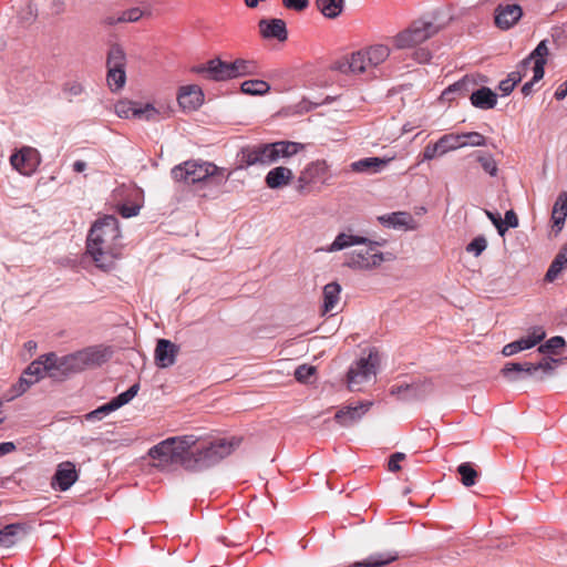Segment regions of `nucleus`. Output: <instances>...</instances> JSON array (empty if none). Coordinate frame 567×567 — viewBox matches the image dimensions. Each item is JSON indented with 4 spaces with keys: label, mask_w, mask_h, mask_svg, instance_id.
<instances>
[{
    "label": "nucleus",
    "mask_w": 567,
    "mask_h": 567,
    "mask_svg": "<svg viewBox=\"0 0 567 567\" xmlns=\"http://www.w3.org/2000/svg\"><path fill=\"white\" fill-rule=\"evenodd\" d=\"M121 231L118 220L112 215L97 219L90 229L86 240V251L96 267L104 271L114 268L121 256Z\"/></svg>",
    "instance_id": "f257e3e1"
},
{
    "label": "nucleus",
    "mask_w": 567,
    "mask_h": 567,
    "mask_svg": "<svg viewBox=\"0 0 567 567\" xmlns=\"http://www.w3.org/2000/svg\"><path fill=\"white\" fill-rule=\"evenodd\" d=\"M240 439L199 437L194 434L185 435L186 460L184 467L190 471L207 468L225 458L239 446Z\"/></svg>",
    "instance_id": "f03ea898"
},
{
    "label": "nucleus",
    "mask_w": 567,
    "mask_h": 567,
    "mask_svg": "<svg viewBox=\"0 0 567 567\" xmlns=\"http://www.w3.org/2000/svg\"><path fill=\"white\" fill-rule=\"evenodd\" d=\"M110 357L111 351L104 347H89L63 357L51 352L45 354L47 374L53 379H63L72 373L99 367Z\"/></svg>",
    "instance_id": "7ed1b4c3"
},
{
    "label": "nucleus",
    "mask_w": 567,
    "mask_h": 567,
    "mask_svg": "<svg viewBox=\"0 0 567 567\" xmlns=\"http://www.w3.org/2000/svg\"><path fill=\"white\" fill-rule=\"evenodd\" d=\"M303 148L302 144L290 141L246 146L240 151V163L245 166L270 165L279 158L291 157Z\"/></svg>",
    "instance_id": "20e7f679"
},
{
    "label": "nucleus",
    "mask_w": 567,
    "mask_h": 567,
    "mask_svg": "<svg viewBox=\"0 0 567 567\" xmlns=\"http://www.w3.org/2000/svg\"><path fill=\"white\" fill-rule=\"evenodd\" d=\"M390 55V48L384 44H374L352 53L338 62L337 69L343 73H368L382 64Z\"/></svg>",
    "instance_id": "39448f33"
},
{
    "label": "nucleus",
    "mask_w": 567,
    "mask_h": 567,
    "mask_svg": "<svg viewBox=\"0 0 567 567\" xmlns=\"http://www.w3.org/2000/svg\"><path fill=\"white\" fill-rule=\"evenodd\" d=\"M442 29L433 21L419 19L392 38L396 49H409L419 45L435 35Z\"/></svg>",
    "instance_id": "423d86ee"
},
{
    "label": "nucleus",
    "mask_w": 567,
    "mask_h": 567,
    "mask_svg": "<svg viewBox=\"0 0 567 567\" xmlns=\"http://www.w3.org/2000/svg\"><path fill=\"white\" fill-rule=\"evenodd\" d=\"M224 168H219L213 163L187 161L172 169V176L177 182L195 184L210 176L223 174Z\"/></svg>",
    "instance_id": "0eeeda50"
},
{
    "label": "nucleus",
    "mask_w": 567,
    "mask_h": 567,
    "mask_svg": "<svg viewBox=\"0 0 567 567\" xmlns=\"http://www.w3.org/2000/svg\"><path fill=\"white\" fill-rule=\"evenodd\" d=\"M185 435L169 437L153 446L148 455L153 460H157L158 465H167L178 463L184 467V460H186V445L184 444Z\"/></svg>",
    "instance_id": "6e6552de"
},
{
    "label": "nucleus",
    "mask_w": 567,
    "mask_h": 567,
    "mask_svg": "<svg viewBox=\"0 0 567 567\" xmlns=\"http://www.w3.org/2000/svg\"><path fill=\"white\" fill-rule=\"evenodd\" d=\"M549 53L547 41L543 40L538 43L535 50L520 62V68L524 70H528L533 64V79L529 82H526L522 87V93L527 96L533 91V85L535 82H538L544 78L545 65L547 62V55Z\"/></svg>",
    "instance_id": "1a4fd4ad"
},
{
    "label": "nucleus",
    "mask_w": 567,
    "mask_h": 567,
    "mask_svg": "<svg viewBox=\"0 0 567 567\" xmlns=\"http://www.w3.org/2000/svg\"><path fill=\"white\" fill-rule=\"evenodd\" d=\"M380 359L377 351H371L367 358H360L348 372V386L351 391L359 390L360 385L371 380L377 373Z\"/></svg>",
    "instance_id": "9d476101"
},
{
    "label": "nucleus",
    "mask_w": 567,
    "mask_h": 567,
    "mask_svg": "<svg viewBox=\"0 0 567 567\" xmlns=\"http://www.w3.org/2000/svg\"><path fill=\"white\" fill-rule=\"evenodd\" d=\"M363 245L364 248L355 249L347 256L344 266L352 269H372L382 264L383 254L377 250L380 244L368 239Z\"/></svg>",
    "instance_id": "9b49d317"
},
{
    "label": "nucleus",
    "mask_w": 567,
    "mask_h": 567,
    "mask_svg": "<svg viewBox=\"0 0 567 567\" xmlns=\"http://www.w3.org/2000/svg\"><path fill=\"white\" fill-rule=\"evenodd\" d=\"M560 362V360L546 358L539 363H514L509 362L504 365L502 369V374L511 381L517 380L512 377L513 372H524L528 375L535 374L537 371H542L544 375L539 377V380H544L546 375H551L556 365Z\"/></svg>",
    "instance_id": "f8f14e48"
},
{
    "label": "nucleus",
    "mask_w": 567,
    "mask_h": 567,
    "mask_svg": "<svg viewBox=\"0 0 567 567\" xmlns=\"http://www.w3.org/2000/svg\"><path fill=\"white\" fill-rule=\"evenodd\" d=\"M329 166L324 159H317L306 165L297 179L296 189L300 194H308L312 185L322 182Z\"/></svg>",
    "instance_id": "ddd939ff"
},
{
    "label": "nucleus",
    "mask_w": 567,
    "mask_h": 567,
    "mask_svg": "<svg viewBox=\"0 0 567 567\" xmlns=\"http://www.w3.org/2000/svg\"><path fill=\"white\" fill-rule=\"evenodd\" d=\"M40 163L41 155L39 151L31 146H23L10 156L11 166L25 176L32 175Z\"/></svg>",
    "instance_id": "4468645a"
},
{
    "label": "nucleus",
    "mask_w": 567,
    "mask_h": 567,
    "mask_svg": "<svg viewBox=\"0 0 567 567\" xmlns=\"http://www.w3.org/2000/svg\"><path fill=\"white\" fill-rule=\"evenodd\" d=\"M78 478L79 472L76 471L74 463L65 461L58 465L52 478V486L61 492H65L78 481Z\"/></svg>",
    "instance_id": "2eb2a0df"
},
{
    "label": "nucleus",
    "mask_w": 567,
    "mask_h": 567,
    "mask_svg": "<svg viewBox=\"0 0 567 567\" xmlns=\"http://www.w3.org/2000/svg\"><path fill=\"white\" fill-rule=\"evenodd\" d=\"M44 374H47L45 354L31 362L23 371L19 381V393L25 392L30 385L38 382Z\"/></svg>",
    "instance_id": "dca6fc26"
},
{
    "label": "nucleus",
    "mask_w": 567,
    "mask_h": 567,
    "mask_svg": "<svg viewBox=\"0 0 567 567\" xmlns=\"http://www.w3.org/2000/svg\"><path fill=\"white\" fill-rule=\"evenodd\" d=\"M372 402L365 401L352 406L347 405L337 411L334 420L341 426H350L360 421L362 416L370 410Z\"/></svg>",
    "instance_id": "f3484780"
},
{
    "label": "nucleus",
    "mask_w": 567,
    "mask_h": 567,
    "mask_svg": "<svg viewBox=\"0 0 567 567\" xmlns=\"http://www.w3.org/2000/svg\"><path fill=\"white\" fill-rule=\"evenodd\" d=\"M545 336L546 333L543 328H534L528 336L506 344L503 348L502 353L505 357H511L519 351L530 349L538 344L545 338Z\"/></svg>",
    "instance_id": "a211bd4d"
},
{
    "label": "nucleus",
    "mask_w": 567,
    "mask_h": 567,
    "mask_svg": "<svg viewBox=\"0 0 567 567\" xmlns=\"http://www.w3.org/2000/svg\"><path fill=\"white\" fill-rule=\"evenodd\" d=\"M523 16V10L518 4H498L495 9V24L507 30L518 22Z\"/></svg>",
    "instance_id": "6ab92c4d"
},
{
    "label": "nucleus",
    "mask_w": 567,
    "mask_h": 567,
    "mask_svg": "<svg viewBox=\"0 0 567 567\" xmlns=\"http://www.w3.org/2000/svg\"><path fill=\"white\" fill-rule=\"evenodd\" d=\"M177 101L183 110L195 111L203 104L204 93L196 84L182 86L179 89Z\"/></svg>",
    "instance_id": "aec40b11"
},
{
    "label": "nucleus",
    "mask_w": 567,
    "mask_h": 567,
    "mask_svg": "<svg viewBox=\"0 0 567 567\" xmlns=\"http://www.w3.org/2000/svg\"><path fill=\"white\" fill-rule=\"evenodd\" d=\"M258 27L265 39H276L279 42H285L288 38L286 22L282 19H261Z\"/></svg>",
    "instance_id": "412c9836"
},
{
    "label": "nucleus",
    "mask_w": 567,
    "mask_h": 567,
    "mask_svg": "<svg viewBox=\"0 0 567 567\" xmlns=\"http://www.w3.org/2000/svg\"><path fill=\"white\" fill-rule=\"evenodd\" d=\"M179 348L169 340L159 339L155 348V362L159 368H168L176 361Z\"/></svg>",
    "instance_id": "4be33fe9"
},
{
    "label": "nucleus",
    "mask_w": 567,
    "mask_h": 567,
    "mask_svg": "<svg viewBox=\"0 0 567 567\" xmlns=\"http://www.w3.org/2000/svg\"><path fill=\"white\" fill-rule=\"evenodd\" d=\"M230 64L219 59L208 61L205 65L194 68L196 73H208L209 78L216 81L233 79Z\"/></svg>",
    "instance_id": "5701e85b"
},
{
    "label": "nucleus",
    "mask_w": 567,
    "mask_h": 567,
    "mask_svg": "<svg viewBox=\"0 0 567 567\" xmlns=\"http://www.w3.org/2000/svg\"><path fill=\"white\" fill-rule=\"evenodd\" d=\"M292 178L293 173L290 168L278 166L267 173L265 182L269 188L277 189L289 185Z\"/></svg>",
    "instance_id": "b1692460"
},
{
    "label": "nucleus",
    "mask_w": 567,
    "mask_h": 567,
    "mask_svg": "<svg viewBox=\"0 0 567 567\" xmlns=\"http://www.w3.org/2000/svg\"><path fill=\"white\" fill-rule=\"evenodd\" d=\"M470 100L473 106L481 110H489L495 107L497 95L489 87L482 86L471 93Z\"/></svg>",
    "instance_id": "393cba45"
},
{
    "label": "nucleus",
    "mask_w": 567,
    "mask_h": 567,
    "mask_svg": "<svg viewBox=\"0 0 567 567\" xmlns=\"http://www.w3.org/2000/svg\"><path fill=\"white\" fill-rule=\"evenodd\" d=\"M25 535V525L10 524L0 529V547L9 548Z\"/></svg>",
    "instance_id": "a878e982"
},
{
    "label": "nucleus",
    "mask_w": 567,
    "mask_h": 567,
    "mask_svg": "<svg viewBox=\"0 0 567 567\" xmlns=\"http://www.w3.org/2000/svg\"><path fill=\"white\" fill-rule=\"evenodd\" d=\"M390 161L391 158L365 157L353 162L350 166L351 169L357 173H378L382 171Z\"/></svg>",
    "instance_id": "bb28decb"
},
{
    "label": "nucleus",
    "mask_w": 567,
    "mask_h": 567,
    "mask_svg": "<svg viewBox=\"0 0 567 567\" xmlns=\"http://www.w3.org/2000/svg\"><path fill=\"white\" fill-rule=\"evenodd\" d=\"M341 286L338 282H329L323 287L322 315L332 312L340 300Z\"/></svg>",
    "instance_id": "cd10ccee"
},
{
    "label": "nucleus",
    "mask_w": 567,
    "mask_h": 567,
    "mask_svg": "<svg viewBox=\"0 0 567 567\" xmlns=\"http://www.w3.org/2000/svg\"><path fill=\"white\" fill-rule=\"evenodd\" d=\"M567 217V192H561L553 207L551 212V220L553 227L557 228V231H560L565 219Z\"/></svg>",
    "instance_id": "c85d7f7f"
},
{
    "label": "nucleus",
    "mask_w": 567,
    "mask_h": 567,
    "mask_svg": "<svg viewBox=\"0 0 567 567\" xmlns=\"http://www.w3.org/2000/svg\"><path fill=\"white\" fill-rule=\"evenodd\" d=\"M138 390H140V384L138 383L133 384L125 392L113 398L109 403L100 406V411H112L113 412V411L120 409L121 406H123V405L127 404L130 401H132L138 393Z\"/></svg>",
    "instance_id": "c756f323"
},
{
    "label": "nucleus",
    "mask_w": 567,
    "mask_h": 567,
    "mask_svg": "<svg viewBox=\"0 0 567 567\" xmlns=\"http://www.w3.org/2000/svg\"><path fill=\"white\" fill-rule=\"evenodd\" d=\"M368 238L362 236L348 235L344 233L339 234L333 243L326 249L328 252L339 251L351 247L353 245L367 244Z\"/></svg>",
    "instance_id": "7c9ffc66"
},
{
    "label": "nucleus",
    "mask_w": 567,
    "mask_h": 567,
    "mask_svg": "<svg viewBox=\"0 0 567 567\" xmlns=\"http://www.w3.org/2000/svg\"><path fill=\"white\" fill-rule=\"evenodd\" d=\"M565 268H567V243L553 260L546 272L545 279L547 281H554Z\"/></svg>",
    "instance_id": "2f4dec72"
},
{
    "label": "nucleus",
    "mask_w": 567,
    "mask_h": 567,
    "mask_svg": "<svg viewBox=\"0 0 567 567\" xmlns=\"http://www.w3.org/2000/svg\"><path fill=\"white\" fill-rule=\"evenodd\" d=\"M166 114L165 107H156L154 104L147 103L144 106L138 105L135 111V117L148 122H157Z\"/></svg>",
    "instance_id": "473e14b6"
},
{
    "label": "nucleus",
    "mask_w": 567,
    "mask_h": 567,
    "mask_svg": "<svg viewBox=\"0 0 567 567\" xmlns=\"http://www.w3.org/2000/svg\"><path fill=\"white\" fill-rule=\"evenodd\" d=\"M344 0H316L318 10L328 19L339 17L343 10Z\"/></svg>",
    "instance_id": "72a5a7b5"
},
{
    "label": "nucleus",
    "mask_w": 567,
    "mask_h": 567,
    "mask_svg": "<svg viewBox=\"0 0 567 567\" xmlns=\"http://www.w3.org/2000/svg\"><path fill=\"white\" fill-rule=\"evenodd\" d=\"M107 70L122 69L125 70L126 55L123 48L118 44H113L107 53L106 59Z\"/></svg>",
    "instance_id": "f704fd0d"
},
{
    "label": "nucleus",
    "mask_w": 567,
    "mask_h": 567,
    "mask_svg": "<svg viewBox=\"0 0 567 567\" xmlns=\"http://www.w3.org/2000/svg\"><path fill=\"white\" fill-rule=\"evenodd\" d=\"M457 473L461 476V482L465 487H471L476 484L478 472L470 462H464L457 466Z\"/></svg>",
    "instance_id": "c9c22d12"
},
{
    "label": "nucleus",
    "mask_w": 567,
    "mask_h": 567,
    "mask_svg": "<svg viewBox=\"0 0 567 567\" xmlns=\"http://www.w3.org/2000/svg\"><path fill=\"white\" fill-rule=\"evenodd\" d=\"M231 78L244 76L252 74L257 70V64L254 61L237 59L230 62Z\"/></svg>",
    "instance_id": "e433bc0d"
},
{
    "label": "nucleus",
    "mask_w": 567,
    "mask_h": 567,
    "mask_svg": "<svg viewBox=\"0 0 567 567\" xmlns=\"http://www.w3.org/2000/svg\"><path fill=\"white\" fill-rule=\"evenodd\" d=\"M464 136L463 134H445L443 135L439 142L440 147L442 148V153L446 154L450 151H455L457 148L464 147L463 143Z\"/></svg>",
    "instance_id": "4c0bfd02"
},
{
    "label": "nucleus",
    "mask_w": 567,
    "mask_h": 567,
    "mask_svg": "<svg viewBox=\"0 0 567 567\" xmlns=\"http://www.w3.org/2000/svg\"><path fill=\"white\" fill-rule=\"evenodd\" d=\"M142 17V11L138 8H133L121 12L118 16H109L104 19V22L109 25H113L118 22H135Z\"/></svg>",
    "instance_id": "58836bf2"
},
{
    "label": "nucleus",
    "mask_w": 567,
    "mask_h": 567,
    "mask_svg": "<svg viewBox=\"0 0 567 567\" xmlns=\"http://www.w3.org/2000/svg\"><path fill=\"white\" fill-rule=\"evenodd\" d=\"M270 90V85L262 80H247L241 84V91L249 95H262Z\"/></svg>",
    "instance_id": "ea45409f"
},
{
    "label": "nucleus",
    "mask_w": 567,
    "mask_h": 567,
    "mask_svg": "<svg viewBox=\"0 0 567 567\" xmlns=\"http://www.w3.org/2000/svg\"><path fill=\"white\" fill-rule=\"evenodd\" d=\"M473 82L464 78L461 81L455 82L454 84L450 85L446 90L443 91L442 97L445 100H452L454 99L452 95L456 92L460 93V95H466L470 92L468 86L472 85Z\"/></svg>",
    "instance_id": "a19ab883"
},
{
    "label": "nucleus",
    "mask_w": 567,
    "mask_h": 567,
    "mask_svg": "<svg viewBox=\"0 0 567 567\" xmlns=\"http://www.w3.org/2000/svg\"><path fill=\"white\" fill-rule=\"evenodd\" d=\"M566 346V341L563 337L556 336L547 340L544 344H540L538 351L540 353L558 354Z\"/></svg>",
    "instance_id": "79ce46f5"
},
{
    "label": "nucleus",
    "mask_w": 567,
    "mask_h": 567,
    "mask_svg": "<svg viewBox=\"0 0 567 567\" xmlns=\"http://www.w3.org/2000/svg\"><path fill=\"white\" fill-rule=\"evenodd\" d=\"M126 81L125 70H107V83L112 91L121 90Z\"/></svg>",
    "instance_id": "37998d69"
},
{
    "label": "nucleus",
    "mask_w": 567,
    "mask_h": 567,
    "mask_svg": "<svg viewBox=\"0 0 567 567\" xmlns=\"http://www.w3.org/2000/svg\"><path fill=\"white\" fill-rule=\"evenodd\" d=\"M138 104L131 101H120L114 105V111L118 117L128 118L135 117Z\"/></svg>",
    "instance_id": "c03bdc74"
},
{
    "label": "nucleus",
    "mask_w": 567,
    "mask_h": 567,
    "mask_svg": "<svg viewBox=\"0 0 567 567\" xmlns=\"http://www.w3.org/2000/svg\"><path fill=\"white\" fill-rule=\"evenodd\" d=\"M477 161L487 174L496 176L498 168L492 155H480Z\"/></svg>",
    "instance_id": "a18cd8bd"
},
{
    "label": "nucleus",
    "mask_w": 567,
    "mask_h": 567,
    "mask_svg": "<svg viewBox=\"0 0 567 567\" xmlns=\"http://www.w3.org/2000/svg\"><path fill=\"white\" fill-rule=\"evenodd\" d=\"M464 147L465 146H484L486 144V137L478 132L463 133Z\"/></svg>",
    "instance_id": "49530a36"
},
{
    "label": "nucleus",
    "mask_w": 567,
    "mask_h": 567,
    "mask_svg": "<svg viewBox=\"0 0 567 567\" xmlns=\"http://www.w3.org/2000/svg\"><path fill=\"white\" fill-rule=\"evenodd\" d=\"M389 219L394 226L412 227L411 224L413 223V217L405 212L393 213Z\"/></svg>",
    "instance_id": "de8ad7c7"
},
{
    "label": "nucleus",
    "mask_w": 567,
    "mask_h": 567,
    "mask_svg": "<svg viewBox=\"0 0 567 567\" xmlns=\"http://www.w3.org/2000/svg\"><path fill=\"white\" fill-rule=\"evenodd\" d=\"M487 247V240L484 236L475 237L466 247V251L480 256Z\"/></svg>",
    "instance_id": "09e8293b"
},
{
    "label": "nucleus",
    "mask_w": 567,
    "mask_h": 567,
    "mask_svg": "<svg viewBox=\"0 0 567 567\" xmlns=\"http://www.w3.org/2000/svg\"><path fill=\"white\" fill-rule=\"evenodd\" d=\"M315 372V367L302 364L296 369L295 377L300 382H307Z\"/></svg>",
    "instance_id": "8fccbe9b"
},
{
    "label": "nucleus",
    "mask_w": 567,
    "mask_h": 567,
    "mask_svg": "<svg viewBox=\"0 0 567 567\" xmlns=\"http://www.w3.org/2000/svg\"><path fill=\"white\" fill-rule=\"evenodd\" d=\"M437 155H444V153H442V148L440 147V142L439 141L436 143H434V144H427L424 147L423 161H431V159H433Z\"/></svg>",
    "instance_id": "3c124183"
},
{
    "label": "nucleus",
    "mask_w": 567,
    "mask_h": 567,
    "mask_svg": "<svg viewBox=\"0 0 567 567\" xmlns=\"http://www.w3.org/2000/svg\"><path fill=\"white\" fill-rule=\"evenodd\" d=\"M485 214L488 217V219L494 224L498 234L503 236L506 233L507 227L504 225V221L502 220L499 214H494L489 210H485Z\"/></svg>",
    "instance_id": "603ef678"
},
{
    "label": "nucleus",
    "mask_w": 567,
    "mask_h": 567,
    "mask_svg": "<svg viewBox=\"0 0 567 567\" xmlns=\"http://www.w3.org/2000/svg\"><path fill=\"white\" fill-rule=\"evenodd\" d=\"M405 454L401 452H396L390 456L389 463H388V470L390 472H398L401 470L400 462L405 460Z\"/></svg>",
    "instance_id": "864d4df0"
},
{
    "label": "nucleus",
    "mask_w": 567,
    "mask_h": 567,
    "mask_svg": "<svg viewBox=\"0 0 567 567\" xmlns=\"http://www.w3.org/2000/svg\"><path fill=\"white\" fill-rule=\"evenodd\" d=\"M282 4L287 9L300 12L309 7V0H282Z\"/></svg>",
    "instance_id": "5fc2aeb1"
},
{
    "label": "nucleus",
    "mask_w": 567,
    "mask_h": 567,
    "mask_svg": "<svg viewBox=\"0 0 567 567\" xmlns=\"http://www.w3.org/2000/svg\"><path fill=\"white\" fill-rule=\"evenodd\" d=\"M63 91L71 96H78L83 92V86L78 82H68L64 84Z\"/></svg>",
    "instance_id": "6e6d98bb"
},
{
    "label": "nucleus",
    "mask_w": 567,
    "mask_h": 567,
    "mask_svg": "<svg viewBox=\"0 0 567 567\" xmlns=\"http://www.w3.org/2000/svg\"><path fill=\"white\" fill-rule=\"evenodd\" d=\"M504 225L506 227H512V228H515L518 226V217L514 210L511 209L505 213Z\"/></svg>",
    "instance_id": "4d7b16f0"
},
{
    "label": "nucleus",
    "mask_w": 567,
    "mask_h": 567,
    "mask_svg": "<svg viewBox=\"0 0 567 567\" xmlns=\"http://www.w3.org/2000/svg\"><path fill=\"white\" fill-rule=\"evenodd\" d=\"M526 72H527V70L522 69L520 65H519L517 71H514V72L508 74L507 80L513 85L516 86V84L522 81L523 76L526 75Z\"/></svg>",
    "instance_id": "13d9d810"
},
{
    "label": "nucleus",
    "mask_w": 567,
    "mask_h": 567,
    "mask_svg": "<svg viewBox=\"0 0 567 567\" xmlns=\"http://www.w3.org/2000/svg\"><path fill=\"white\" fill-rule=\"evenodd\" d=\"M120 212L123 217L130 218L138 214L140 206H123Z\"/></svg>",
    "instance_id": "bf43d9fd"
},
{
    "label": "nucleus",
    "mask_w": 567,
    "mask_h": 567,
    "mask_svg": "<svg viewBox=\"0 0 567 567\" xmlns=\"http://www.w3.org/2000/svg\"><path fill=\"white\" fill-rule=\"evenodd\" d=\"M554 96L558 101H561L567 96V80L558 86Z\"/></svg>",
    "instance_id": "052dcab7"
},
{
    "label": "nucleus",
    "mask_w": 567,
    "mask_h": 567,
    "mask_svg": "<svg viewBox=\"0 0 567 567\" xmlns=\"http://www.w3.org/2000/svg\"><path fill=\"white\" fill-rule=\"evenodd\" d=\"M16 451V445L12 442L0 443V456L7 455Z\"/></svg>",
    "instance_id": "680f3d73"
},
{
    "label": "nucleus",
    "mask_w": 567,
    "mask_h": 567,
    "mask_svg": "<svg viewBox=\"0 0 567 567\" xmlns=\"http://www.w3.org/2000/svg\"><path fill=\"white\" fill-rule=\"evenodd\" d=\"M499 90L503 92L504 95H508L515 87L507 79L501 81L499 83Z\"/></svg>",
    "instance_id": "e2e57ef3"
},
{
    "label": "nucleus",
    "mask_w": 567,
    "mask_h": 567,
    "mask_svg": "<svg viewBox=\"0 0 567 567\" xmlns=\"http://www.w3.org/2000/svg\"><path fill=\"white\" fill-rule=\"evenodd\" d=\"M111 411H100V408L92 411L87 414V419H102L104 415L109 414Z\"/></svg>",
    "instance_id": "0e129e2a"
},
{
    "label": "nucleus",
    "mask_w": 567,
    "mask_h": 567,
    "mask_svg": "<svg viewBox=\"0 0 567 567\" xmlns=\"http://www.w3.org/2000/svg\"><path fill=\"white\" fill-rule=\"evenodd\" d=\"M85 167H86V163H85V162H83V161H76V162H74V164H73V169H74L75 172H78V173L83 172V171L85 169Z\"/></svg>",
    "instance_id": "69168bd1"
},
{
    "label": "nucleus",
    "mask_w": 567,
    "mask_h": 567,
    "mask_svg": "<svg viewBox=\"0 0 567 567\" xmlns=\"http://www.w3.org/2000/svg\"><path fill=\"white\" fill-rule=\"evenodd\" d=\"M24 348H25L28 351L33 352V351H35V349H37V342H35V341L30 340V341H28V342H25V343H24Z\"/></svg>",
    "instance_id": "338daca9"
},
{
    "label": "nucleus",
    "mask_w": 567,
    "mask_h": 567,
    "mask_svg": "<svg viewBox=\"0 0 567 567\" xmlns=\"http://www.w3.org/2000/svg\"><path fill=\"white\" fill-rule=\"evenodd\" d=\"M416 54H417V58H416V59H417L420 62H425V61H427V60L430 59V54H429V52L422 51V52L416 53Z\"/></svg>",
    "instance_id": "774afa93"
}]
</instances>
